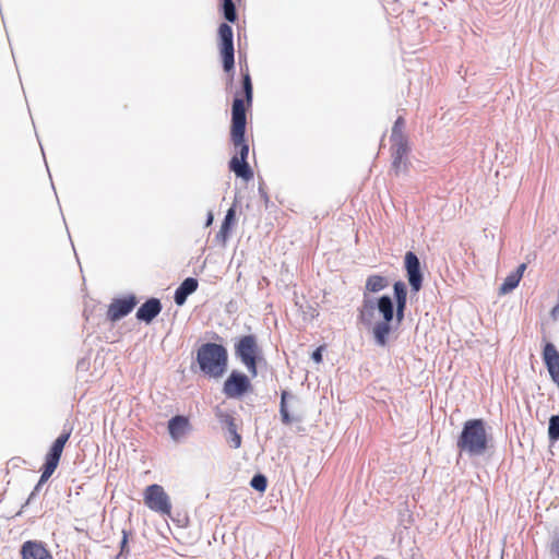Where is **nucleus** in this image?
<instances>
[{"mask_svg": "<svg viewBox=\"0 0 559 559\" xmlns=\"http://www.w3.org/2000/svg\"><path fill=\"white\" fill-rule=\"evenodd\" d=\"M358 319L365 326L372 328L374 342L378 346H385L393 330L394 302L389 295L378 298L362 294V302L358 309Z\"/></svg>", "mask_w": 559, "mask_h": 559, "instance_id": "1", "label": "nucleus"}, {"mask_svg": "<svg viewBox=\"0 0 559 559\" xmlns=\"http://www.w3.org/2000/svg\"><path fill=\"white\" fill-rule=\"evenodd\" d=\"M241 88L243 98L239 97L237 94L231 106L230 140L233 144H240L246 140V110L247 107H251L253 100V86L248 70L242 73Z\"/></svg>", "mask_w": 559, "mask_h": 559, "instance_id": "2", "label": "nucleus"}, {"mask_svg": "<svg viewBox=\"0 0 559 559\" xmlns=\"http://www.w3.org/2000/svg\"><path fill=\"white\" fill-rule=\"evenodd\" d=\"M456 447L468 456H480L487 452L488 435L486 424L480 418L466 420L457 438Z\"/></svg>", "mask_w": 559, "mask_h": 559, "instance_id": "3", "label": "nucleus"}, {"mask_svg": "<svg viewBox=\"0 0 559 559\" xmlns=\"http://www.w3.org/2000/svg\"><path fill=\"white\" fill-rule=\"evenodd\" d=\"M197 361L204 374L219 378L227 368V349L221 344L204 343L198 349Z\"/></svg>", "mask_w": 559, "mask_h": 559, "instance_id": "4", "label": "nucleus"}, {"mask_svg": "<svg viewBox=\"0 0 559 559\" xmlns=\"http://www.w3.org/2000/svg\"><path fill=\"white\" fill-rule=\"evenodd\" d=\"M217 33L223 69L227 74H229L228 83L231 84L235 74V47L233 28L228 23H222L218 26Z\"/></svg>", "mask_w": 559, "mask_h": 559, "instance_id": "5", "label": "nucleus"}, {"mask_svg": "<svg viewBox=\"0 0 559 559\" xmlns=\"http://www.w3.org/2000/svg\"><path fill=\"white\" fill-rule=\"evenodd\" d=\"M259 353L260 348L257 337L253 334L240 337L235 344L236 356L246 366L252 377H257L258 374L257 362Z\"/></svg>", "mask_w": 559, "mask_h": 559, "instance_id": "6", "label": "nucleus"}, {"mask_svg": "<svg viewBox=\"0 0 559 559\" xmlns=\"http://www.w3.org/2000/svg\"><path fill=\"white\" fill-rule=\"evenodd\" d=\"M145 506L162 515H169L171 512V502L160 485L153 484L145 488L144 491Z\"/></svg>", "mask_w": 559, "mask_h": 559, "instance_id": "7", "label": "nucleus"}, {"mask_svg": "<svg viewBox=\"0 0 559 559\" xmlns=\"http://www.w3.org/2000/svg\"><path fill=\"white\" fill-rule=\"evenodd\" d=\"M236 155L228 163L229 169L239 178L249 181L253 178V170L247 162L249 155V145L246 140L240 144H234Z\"/></svg>", "mask_w": 559, "mask_h": 559, "instance_id": "8", "label": "nucleus"}, {"mask_svg": "<svg viewBox=\"0 0 559 559\" xmlns=\"http://www.w3.org/2000/svg\"><path fill=\"white\" fill-rule=\"evenodd\" d=\"M251 390V382L247 374L233 370L223 385V393L228 399H239Z\"/></svg>", "mask_w": 559, "mask_h": 559, "instance_id": "9", "label": "nucleus"}, {"mask_svg": "<svg viewBox=\"0 0 559 559\" xmlns=\"http://www.w3.org/2000/svg\"><path fill=\"white\" fill-rule=\"evenodd\" d=\"M407 280L412 292L418 293L423 286V272L418 257L413 251H407L404 257Z\"/></svg>", "mask_w": 559, "mask_h": 559, "instance_id": "10", "label": "nucleus"}, {"mask_svg": "<svg viewBox=\"0 0 559 559\" xmlns=\"http://www.w3.org/2000/svg\"><path fill=\"white\" fill-rule=\"evenodd\" d=\"M138 299L134 295L122 298H115L108 307L107 319L116 322L127 317L136 306Z\"/></svg>", "mask_w": 559, "mask_h": 559, "instance_id": "11", "label": "nucleus"}, {"mask_svg": "<svg viewBox=\"0 0 559 559\" xmlns=\"http://www.w3.org/2000/svg\"><path fill=\"white\" fill-rule=\"evenodd\" d=\"M543 360L551 380L559 388V352L550 342H547L543 347Z\"/></svg>", "mask_w": 559, "mask_h": 559, "instance_id": "12", "label": "nucleus"}, {"mask_svg": "<svg viewBox=\"0 0 559 559\" xmlns=\"http://www.w3.org/2000/svg\"><path fill=\"white\" fill-rule=\"evenodd\" d=\"M22 559H53L45 544L39 540H26L21 546Z\"/></svg>", "mask_w": 559, "mask_h": 559, "instance_id": "13", "label": "nucleus"}, {"mask_svg": "<svg viewBox=\"0 0 559 559\" xmlns=\"http://www.w3.org/2000/svg\"><path fill=\"white\" fill-rule=\"evenodd\" d=\"M163 305L158 298L151 297L136 310L135 317L139 321L151 323L162 311Z\"/></svg>", "mask_w": 559, "mask_h": 559, "instance_id": "14", "label": "nucleus"}, {"mask_svg": "<svg viewBox=\"0 0 559 559\" xmlns=\"http://www.w3.org/2000/svg\"><path fill=\"white\" fill-rule=\"evenodd\" d=\"M216 417L218 421L224 425L228 431L227 441L231 448L238 449L241 447V436L237 431V425L235 423V418L221 409L216 412Z\"/></svg>", "mask_w": 559, "mask_h": 559, "instance_id": "15", "label": "nucleus"}, {"mask_svg": "<svg viewBox=\"0 0 559 559\" xmlns=\"http://www.w3.org/2000/svg\"><path fill=\"white\" fill-rule=\"evenodd\" d=\"M191 430L189 418L183 415H176L168 420V432L170 438L178 442Z\"/></svg>", "mask_w": 559, "mask_h": 559, "instance_id": "16", "label": "nucleus"}, {"mask_svg": "<svg viewBox=\"0 0 559 559\" xmlns=\"http://www.w3.org/2000/svg\"><path fill=\"white\" fill-rule=\"evenodd\" d=\"M199 287L198 280L194 277L185 278L181 284L176 288L174 294V301L177 306H183L188 297L193 294Z\"/></svg>", "mask_w": 559, "mask_h": 559, "instance_id": "17", "label": "nucleus"}, {"mask_svg": "<svg viewBox=\"0 0 559 559\" xmlns=\"http://www.w3.org/2000/svg\"><path fill=\"white\" fill-rule=\"evenodd\" d=\"M389 286V280L385 276L379 274L369 275L366 280L364 293L370 295V293H379Z\"/></svg>", "mask_w": 559, "mask_h": 559, "instance_id": "18", "label": "nucleus"}, {"mask_svg": "<svg viewBox=\"0 0 559 559\" xmlns=\"http://www.w3.org/2000/svg\"><path fill=\"white\" fill-rule=\"evenodd\" d=\"M234 222H235V209L230 207L227 211V213L223 219L219 231L215 236L217 241L222 242L223 245L226 243Z\"/></svg>", "mask_w": 559, "mask_h": 559, "instance_id": "19", "label": "nucleus"}, {"mask_svg": "<svg viewBox=\"0 0 559 559\" xmlns=\"http://www.w3.org/2000/svg\"><path fill=\"white\" fill-rule=\"evenodd\" d=\"M62 451H63V449L60 448L56 442H53L51 444L48 453L46 454L45 463H44V465L47 466V472L56 471V468L59 464L60 457L62 455Z\"/></svg>", "mask_w": 559, "mask_h": 559, "instance_id": "20", "label": "nucleus"}, {"mask_svg": "<svg viewBox=\"0 0 559 559\" xmlns=\"http://www.w3.org/2000/svg\"><path fill=\"white\" fill-rule=\"evenodd\" d=\"M221 11L224 19L229 23L237 21V9L234 0H222Z\"/></svg>", "mask_w": 559, "mask_h": 559, "instance_id": "21", "label": "nucleus"}, {"mask_svg": "<svg viewBox=\"0 0 559 559\" xmlns=\"http://www.w3.org/2000/svg\"><path fill=\"white\" fill-rule=\"evenodd\" d=\"M392 141V155L407 158L409 146L407 138H400Z\"/></svg>", "mask_w": 559, "mask_h": 559, "instance_id": "22", "label": "nucleus"}, {"mask_svg": "<svg viewBox=\"0 0 559 559\" xmlns=\"http://www.w3.org/2000/svg\"><path fill=\"white\" fill-rule=\"evenodd\" d=\"M548 439L551 443L559 440V415H551L549 418Z\"/></svg>", "mask_w": 559, "mask_h": 559, "instance_id": "23", "label": "nucleus"}, {"mask_svg": "<svg viewBox=\"0 0 559 559\" xmlns=\"http://www.w3.org/2000/svg\"><path fill=\"white\" fill-rule=\"evenodd\" d=\"M520 275H513L510 273L501 284L499 292L500 294H508L518 287L520 283Z\"/></svg>", "mask_w": 559, "mask_h": 559, "instance_id": "24", "label": "nucleus"}, {"mask_svg": "<svg viewBox=\"0 0 559 559\" xmlns=\"http://www.w3.org/2000/svg\"><path fill=\"white\" fill-rule=\"evenodd\" d=\"M289 395L287 391H283L281 394V403H280V414L283 424L289 425L293 421V418L290 417V414L287 408L286 399Z\"/></svg>", "mask_w": 559, "mask_h": 559, "instance_id": "25", "label": "nucleus"}, {"mask_svg": "<svg viewBox=\"0 0 559 559\" xmlns=\"http://www.w3.org/2000/svg\"><path fill=\"white\" fill-rule=\"evenodd\" d=\"M407 170V158L394 156L392 155V171L395 176H400L401 174Z\"/></svg>", "mask_w": 559, "mask_h": 559, "instance_id": "26", "label": "nucleus"}, {"mask_svg": "<svg viewBox=\"0 0 559 559\" xmlns=\"http://www.w3.org/2000/svg\"><path fill=\"white\" fill-rule=\"evenodd\" d=\"M250 486L254 490L263 492L267 487V479L263 474H255L250 480Z\"/></svg>", "mask_w": 559, "mask_h": 559, "instance_id": "27", "label": "nucleus"}, {"mask_svg": "<svg viewBox=\"0 0 559 559\" xmlns=\"http://www.w3.org/2000/svg\"><path fill=\"white\" fill-rule=\"evenodd\" d=\"M404 127H405L404 118L402 116L397 117V119L395 120L393 128H392L391 140L406 138L403 133Z\"/></svg>", "mask_w": 559, "mask_h": 559, "instance_id": "28", "label": "nucleus"}, {"mask_svg": "<svg viewBox=\"0 0 559 559\" xmlns=\"http://www.w3.org/2000/svg\"><path fill=\"white\" fill-rule=\"evenodd\" d=\"M393 295L395 300L407 299V287L402 281H397L393 284Z\"/></svg>", "mask_w": 559, "mask_h": 559, "instance_id": "29", "label": "nucleus"}, {"mask_svg": "<svg viewBox=\"0 0 559 559\" xmlns=\"http://www.w3.org/2000/svg\"><path fill=\"white\" fill-rule=\"evenodd\" d=\"M548 548L550 558L559 559V532L552 534Z\"/></svg>", "mask_w": 559, "mask_h": 559, "instance_id": "30", "label": "nucleus"}, {"mask_svg": "<svg viewBox=\"0 0 559 559\" xmlns=\"http://www.w3.org/2000/svg\"><path fill=\"white\" fill-rule=\"evenodd\" d=\"M130 534L131 533L128 532L126 528L122 530V538L120 542V552L116 559H120L124 554L129 552L128 542H129Z\"/></svg>", "mask_w": 559, "mask_h": 559, "instance_id": "31", "label": "nucleus"}, {"mask_svg": "<svg viewBox=\"0 0 559 559\" xmlns=\"http://www.w3.org/2000/svg\"><path fill=\"white\" fill-rule=\"evenodd\" d=\"M71 433H72V427L63 426L62 432L53 442H56L60 448L63 449L66 443L68 442Z\"/></svg>", "mask_w": 559, "mask_h": 559, "instance_id": "32", "label": "nucleus"}, {"mask_svg": "<svg viewBox=\"0 0 559 559\" xmlns=\"http://www.w3.org/2000/svg\"><path fill=\"white\" fill-rule=\"evenodd\" d=\"M53 474V472H47V466L44 465V468H43V472H41V475L39 477V480L38 483L36 484V486L34 487L33 490H35V492H39L40 488L43 487V485L50 478V476Z\"/></svg>", "mask_w": 559, "mask_h": 559, "instance_id": "33", "label": "nucleus"}, {"mask_svg": "<svg viewBox=\"0 0 559 559\" xmlns=\"http://www.w3.org/2000/svg\"><path fill=\"white\" fill-rule=\"evenodd\" d=\"M311 358L314 362H321L322 361V347H318L313 350Z\"/></svg>", "mask_w": 559, "mask_h": 559, "instance_id": "34", "label": "nucleus"}, {"mask_svg": "<svg viewBox=\"0 0 559 559\" xmlns=\"http://www.w3.org/2000/svg\"><path fill=\"white\" fill-rule=\"evenodd\" d=\"M395 310H399V311H405L406 310V305H407V299H400V300H395Z\"/></svg>", "mask_w": 559, "mask_h": 559, "instance_id": "35", "label": "nucleus"}, {"mask_svg": "<svg viewBox=\"0 0 559 559\" xmlns=\"http://www.w3.org/2000/svg\"><path fill=\"white\" fill-rule=\"evenodd\" d=\"M404 317H405V311H399V310L394 309V318H395L397 325L403 322Z\"/></svg>", "mask_w": 559, "mask_h": 559, "instance_id": "36", "label": "nucleus"}, {"mask_svg": "<svg viewBox=\"0 0 559 559\" xmlns=\"http://www.w3.org/2000/svg\"><path fill=\"white\" fill-rule=\"evenodd\" d=\"M525 269H526V264H525V263H522V264H520V265L518 266V269H516L514 272H512V274H513V275H520V280H521V278H522V276H523V273H524Z\"/></svg>", "mask_w": 559, "mask_h": 559, "instance_id": "37", "label": "nucleus"}, {"mask_svg": "<svg viewBox=\"0 0 559 559\" xmlns=\"http://www.w3.org/2000/svg\"><path fill=\"white\" fill-rule=\"evenodd\" d=\"M37 495H38V492H35V490H33V491L29 493V496H28V498H27V500H26L25 504L23 506V508H24L25 506H27V504L32 503V502L34 501V499L36 498V496H37Z\"/></svg>", "mask_w": 559, "mask_h": 559, "instance_id": "38", "label": "nucleus"}, {"mask_svg": "<svg viewBox=\"0 0 559 559\" xmlns=\"http://www.w3.org/2000/svg\"><path fill=\"white\" fill-rule=\"evenodd\" d=\"M213 219H214V216H213L212 212H210V213L207 214V217H206L205 226H210V225H212Z\"/></svg>", "mask_w": 559, "mask_h": 559, "instance_id": "39", "label": "nucleus"}, {"mask_svg": "<svg viewBox=\"0 0 559 559\" xmlns=\"http://www.w3.org/2000/svg\"><path fill=\"white\" fill-rule=\"evenodd\" d=\"M259 191H260V193H261L262 198H263L265 201H267V200H269V197H267V194L262 190V188H261V187L259 188Z\"/></svg>", "mask_w": 559, "mask_h": 559, "instance_id": "40", "label": "nucleus"}, {"mask_svg": "<svg viewBox=\"0 0 559 559\" xmlns=\"http://www.w3.org/2000/svg\"><path fill=\"white\" fill-rule=\"evenodd\" d=\"M551 312H552V314L558 313V306H556L555 308H552V311H551Z\"/></svg>", "mask_w": 559, "mask_h": 559, "instance_id": "41", "label": "nucleus"}, {"mask_svg": "<svg viewBox=\"0 0 559 559\" xmlns=\"http://www.w3.org/2000/svg\"><path fill=\"white\" fill-rule=\"evenodd\" d=\"M551 312H552V314L558 313V306H556L555 308H552V311H551Z\"/></svg>", "mask_w": 559, "mask_h": 559, "instance_id": "42", "label": "nucleus"}]
</instances>
